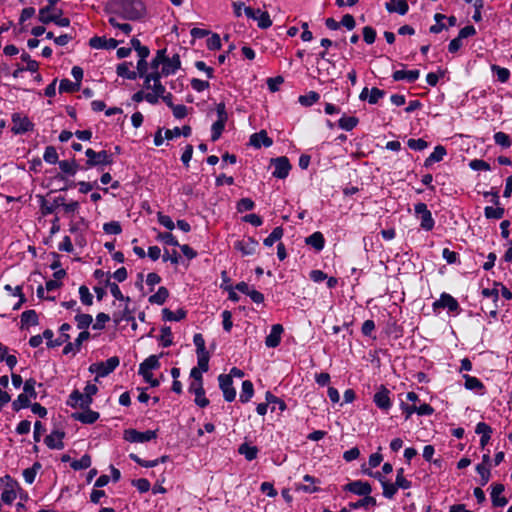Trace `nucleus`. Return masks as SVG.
<instances>
[{"label":"nucleus","instance_id":"8fccbe9b","mask_svg":"<svg viewBox=\"0 0 512 512\" xmlns=\"http://www.w3.org/2000/svg\"><path fill=\"white\" fill-rule=\"evenodd\" d=\"M160 345L164 348L170 347L173 344V335L171 327L163 326L161 328V335L158 338Z\"/></svg>","mask_w":512,"mask_h":512},{"label":"nucleus","instance_id":"c756f323","mask_svg":"<svg viewBox=\"0 0 512 512\" xmlns=\"http://www.w3.org/2000/svg\"><path fill=\"white\" fill-rule=\"evenodd\" d=\"M160 367L159 356L150 355L140 365L138 373L140 375L149 374L151 370L158 369Z\"/></svg>","mask_w":512,"mask_h":512},{"label":"nucleus","instance_id":"aec40b11","mask_svg":"<svg viewBox=\"0 0 512 512\" xmlns=\"http://www.w3.org/2000/svg\"><path fill=\"white\" fill-rule=\"evenodd\" d=\"M249 143L254 148H261L262 146L268 148L273 145V139L268 136L266 130H261L250 136Z\"/></svg>","mask_w":512,"mask_h":512},{"label":"nucleus","instance_id":"f3484780","mask_svg":"<svg viewBox=\"0 0 512 512\" xmlns=\"http://www.w3.org/2000/svg\"><path fill=\"white\" fill-rule=\"evenodd\" d=\"M91 337V334L89 331L84 330L81 331L74 342H69L64 346L62 353L64 355H68L70 353H77L80 352L82 348V344L84 341H87Z\"/></svg>","mask_w":512,"mask_h":512},{"label":"nucleus","instance_id":"20e7f679","mask_svg":"<svg viewBox=\"0 0 512 512\" xmlns=\"http://www.w3.org/2000/svg\"><path fill=\"white\" fill-rule=\"evenodd\" d=\"M482 296L488 300H494V304H482L481 310L484 314L496 319L499 309V290L497 288H484L481 292Z\"/></svg>","mask_w":512,"mask_h":512},{"label":"nucleus","instance_id":"39448f33","mask_svg":"<svg viewBox=\"0 0 512 512\" xmlns=\"http://www.w3.org/2000/svg\"><path fill=\"white\" fill-rule=\"evenodd\" d=\"M415 216L420 220V227L425 231L433 230L435 226V220L432 216L431 211L427 205L423 202H419L414 205Z\"/></svg>","mask_w":512,"mask_h":512},{"label":"nucleus","instance_id":"9b49d317","mask_svg":"<svg viewBox=\"0 0 512 512\" xmlns=\"http://www.w3.org/2000/svg\"><path fill=\"white\" fill-rule=\"evenodd\" d=\"M432 307L434 311H437L438 309H447L448 312L452 313H459L461 311L458 301L446 292H443L440 295V298L433 302Z\"/></svg>","mask_w":512,"mask_h":512},{"label":"nucleus","instance_id":"a19ab883","mask_svg":"<svg viewBox=\"0 0 512 512\" xmlns=\"http://www.w3.org/2000/svg\"><path fill=\"white\" fill-rule=\"evenodd\" d=\"M227 121H228V119L217 118V120L212 124L211 140L213 142L219 140V138L221 137V135L225 129V125H226Z\"/></svg>","mask_w":512,"mask_h":512},{"label":"nucleus","instance_id":"e2e57ef3","mask_svg":"<svg viewBox=\"0 0 512 512\" xmlns=\"http://www.w3.org/2000/svg\"><path fill=\"white\" fill-rule=\"evenodd\" d=\"M43 160L48 164H57L60 160L54 146H47L43 154Z\"/></svg>","mask_w":512,"mask_h":512},{"label":"nucleus","instance_id":"79ce46f5","mask_svg":"<svg viewBox=\"0 0 512 512\" xmlns=\"http://www.w3.org/2000/svg\"><path fill=\"white\" fill-rule=\"evenodd\" d=\"M359 123V119L355 116L343 115L337 122L338 127L345 131L353 130Z\"/></svg>","mask_w":512,"mask_h":512},{"label":"nucleus","instance_id":"680f3d73","mask_svg":"<svg viewBox=\"0 0 512 512\" xmlns=\"http://www.w3.org/2000/svg\"><path fill=\"white\" fill-rule=\"evenodd\" d=\"M493 139L495 144L501 146L502 148H509L512 145L511 137L502 131L496 132L493 136Z\"/></svg>","mask_w":512,"mask_h":512},{"label":"nucleus","instance_id":"37998d69","mask_svg":"<svg viewBox=\"0 0 512 512\" xmlns=\"http://www.w3.org/2000/svg\"><path fill=\"white\" fill-rule=\"evenodd\" d=\"M63 11L61 9L54 12L53 16L50 18H45L46 25L50 23H54L59 27H68L70 25V19L67 17H62Z\"/></svg>","mask_w":512,"mask_h":512},{"label":"nucleus","instance_id":"9d476101","mask_svg":"<svg viewBox=\"0 0 512 512\" xmlns=\"http://www.w3.org/2000/svg\"><path fill=\"white\" fill-rule=\"evenodd\" d=\"M93 403V398L82 394L78 389H74L67 401L66 404L72 408H80L81 410L90 409V406Z\"/></svg>","mask_w":512,"mask_h":512},{"label":"nucleus","instance_id":"bb28decb","mask_svg":"<svg viewBox=\"0 0 512 512\" xmlns=\"http://www.w3.org/2000/svg\"><path fill=\"white\" fill-rule=\"evenodd\" d=\"M492 428L485 422H479L476 424L475 433L481 435L480 446L482 449L489 443L492 435Z\"/></svg>","mask_w":512,"mask_h":512},{"label":"nucleus","instance_id":"7c9ffc66","mask_svg":"<svg viewBox=\"0 0 512 512\" xmlns=\"http://www.w3.org/2000/svg\"><path fill=\"white\" fill-rule=\"evenodd\" d=\"M385 8L388 12H396L400 15L407 14L409 10L408 3L405 0H390L385 3Z\"/></svg>","mask_w":512,"mask_h":512},{"label":"nucleus","instance_id":"bf43d9fd","mask_svg":"<svg viewBox=\"0 0 512 512\" xmlns=\"http://www.w3.org/2000/svg\"><path fill=\"white\" fill-rule=\"evenodd\" d=\"M30 404H31V399H29L26 395L21 393L12 402V409L15 412H19L21 409L29 408Z\"/></svg>","mask_w":512,"mask_h":512},{"label":"nucleus","instance_id":"13d9d810","mask_svg":"<svg viewBox=\"0 0 512 512\" xmlns=\"http://www.w3.org/2000/svg\"><path fill=\"white\" fill-rule=\"evenodd\" d=\"M491 70L496 75L497 80L501 83H506L510 78V70L505 67L494 64L491 66Z\"/></svg>","mask_w":512,"mask_h":512},{"label":"nucleus","instance_id":"3c124183","mask_svg":"<svg viewBox=\"0 0 512 512\" xmlns=\"http://www.w3.org/2000/svg\"><path fill=\"white\" fill-rule=\"evenodd\" d=\"M162 76H164V74H161V71H152L150 73V79L153 82V84H152L153 92H160L163 94L166 92L165 86L161 83Z\"/></svg>","mask_w":512,"mask_h":512},{"label":"nucleus","instance_id":"dca6fc26","mask_svg":"<svg viewBox=\"0 0 512 512\" xmlns=\"http://www.w3.org/2000/svg\"><path fill=\"white\" fill-rule=\"evenodd\" d=\"M259 243L254 237H248L234 243V249L241 252L243 256H250L255 254Z\"/></svg>","mask_w":512,"mask_h":512},{"label":"nucleus","instance_id":"0eeeda50","mask_svg":"<svg viewBox=\"0 0 512 512\" xmlns=\"http://www.w3.org/2000/svg\"><path fill=\"white\" fill-rule=\"evenodd\" d=\"M11 121V131L15 135H23L34 130V123L27 116H22L20 113H13Z\"/></svg>","mask_w":512,"mask_h":512},{"label":"nucleus","instance_id":"2eb2a0df","mask_svg":"<svg viewBox=\"0 0 512 512\" xmlns=\"http://www.w3.org/2000/svg\"><path fill=\"white\" fill-rule=\"evenodd\" d=\"M121 42L122 41H118L114 38L107 39L104 36L96 35L89 39V46L93 49L112 50L115 49Z\"/></svg>","mask_w":512,"mask_h":512},{"label":"nucleus","instance_id":"58836bf2","mask_svg":"<svg viewBox=\"0 0 512 512\" xmlns=\"http://www.w3.org/2000/svg\"><path fill=\"white\" fill-rule=\"evenodd\" d=\"M169 294V290L166 287L161 286L155 294L148 298V301L150 304L163 305L168 299Z\"/></svg>","mask_w":512,"mask_h":512},{"label":"nucleus","instance_id":"774afa93","mask_svg":"<svg viewBox=\"0 0 512 512\" xmlns=\"http://www.w3.org/2000/svg\"><path fill=\"white\" fill-rule=\"evenodd\" d=\"M475 469L480 475V485L485 486L491 478V468L484 465H476Z\"/></svg>","mask_w":512,"mask_h":512},{"label":"nucleus","instance_id":"4d7b16f0","mask_svg":"<svg viewBox=\"0 0 512 512\" xmlns=\"http://www.w3.org/2000/svg\"><path fill=\"white\" fill-rule=\"evenodd\" d=\"M105 286H106V287H109L110 292H111L112 296H113L115 299H117V300H119V301H126V302H130V298H129V297H125V296L122 294V292H121V290H120L119 286H118L116 283L111 282L109 278H107V279L105 280Z\"/></svg>","mask_w":512,"mask_h":512},{"label":"nucleus","instance_id":"69168bd1","mask_svg":"<svg viewBox=\"0 0 512 512\" xmlns=\"http://www.w3.org/2000/svg\"><path fill=\"white\" fill-rule=\"evenodd\" d=\"M255 208V202L251 198H241L236 204V210L238 213L251 211Z\"/></svg>","mask_w":512,"mask_h":512},{"label":"nucleus","instance_id":"a878e982","mask_svg":"<svg viewBox=\"0 0 512 512\" xmlns=\"http://www.w3.org/2000/svg\"><path fill=\"white\" fill-rule=\"evenodd\" d=\"M325 237L322 232L316 231L305 238V244L312 247L316 252H320L325 247Z\"/></svg>","mask_w":512,"mask_h":512},{"label":"nucleus","instance_id":"c03bdc74","mask_svg":"<svg viewBox=\"0 0 512 512\" xmlns=\"http://www.w3.org/2000/svg\"><path fill=\"white\" fill-rule=\"evenodd\" d=\"M37 385V382L34 378L26 379L23 384V394L26 395L29 399H36L37 398V392L35 390V387ZM39 387H42L43 384L39 383Z\"/></svg>","mask_w":512,"mask_h":512},{"label":"nucleus","instance_id":"6e6552de","mask_svg":"<svg viewBox=\"0 0 512 512\" xmlns=\"http://www.w3.org/2000/svg\"><path fill=\"white\" fill-rule=\"evenodd\" d=\"M0 483H6V488L1 494V500L5 504H12L17 497L15 489L19 487V483L8 474L0 477Z\"/></svg>","mask_w":512,"mask_h":512},{"label":"nucleus","instance_id":"f257e3e1","mask_svg":"<svg viewBox=\"0 0 512 512\" xmlns=\"http://www.w3.org/2000/svg\"><path fill=\"white\" fill-rule=\"evenodd\" d=\"M85 155L87 160L82 170L96 167L99 171H103L104 167L114 163L113 153L106 150L95 151L92 148H87Z\"/></svg>","mask_w":512,"mask_h":512},{"label":"nucleus","instance_id":"a211bd4d","mask_svg":"<svg viewBox=\"0 0 512 512\" xmlns=\"http://www.w3.org/2000/svg\"><path fill=\"white\" fill-rule=\"evenodd\" d=\"M65 435L66 433L63 430H53L49 435H47L44 438V443L50 449H63V439L65 438Z\"/></svg>","mask_w":512,"mask_h":512},{"label":"nucleus","instance_id":"09e8293b","mask_svg":"<svg viewBox=\"0 0 512 512\" xmlns=\"http://www.w3.org/2000/svg\"><path fill=\"white\" fill-rule=\"evenodd\" d=\"M78 314L75 316V321L77 323V328L81 330H86L93 322V318L90 314L80 313V308H77Z\"/></svg>","mask_w":512,"mask_h":512},{"label":"nucleus","instance_id":"423d86ee","mask_svg":"<svg viewBox=\"0 0 512 512\" xmlns=\"http://www.w3.org/2000/svg\"><path fill=\"white\" fill-rule=\"evenodd\" d=\"M158 430H147L140 432L136 429L129 428L124 430L123 439L130 443H145L157 438Z\"/></svg>","mask_w":512,"mask_h":512},{"label":"nucleus","instance_id":"c85d7f7f","mask_svg":"<svg viewBox=\"0 0 512 512\" xmlns=\"http://www.w3.org/2000/svg\"><path fill=\"white\" fill-rule=\"evenodd\" d=\"M420 76V71L418 69L414 70H396L392 74V78L394 81L406 80L409 83L415 82Z\"/></svg>","mask_w":512,"mask_h":512},{"label":"nucleus","instance_id":"0e129e2a","mask_svg":"<svg viewBox=\"0 0 512 512\" xmlns=\"http://www.w3.org/2000/svg\"><path fill=\"white\" fill-rule=\"evenodd\" d=\"M468 166L473 171H489L491 166L483 159H472L469 161Z\"/></svg>","mask_w":512,"mask_h":512},{"label":"nucleus","instance_id":"f8f14e48","mask_svg":"<svg viewBox=\"0 0 512 512\" xmlns=\"http://www.w3.org/2000/svg\"><path fill=\"white\" fill-rule=\"evenodd\" d=\"M271 165L274 166L272 175L277 179H286L292 169V165L286 156L272 158Z\"/></svg>","mask_w":512,"mask_h":512},{"label":"nucleus","instance_id":"864d4df0","mask_svg":"<svg viewBox=\"0 0 512 512\" xmlns=\"http://www.w3.org/2000/svg\"><path fill=\"white\" fill-rule=\"evenodd\" d=\"M92 460L89 454H84L79 460H73L70 466L73 470L79 471L87 469L91 466Z\"/></svg>","mask_w":512,"mask_h":512},{"label":"nucleus","instance_id":"6ab92c4d","mask_svg":"<svg viewBox=\"0 0 512 512\" xmlns=\"http://www.w3.org/2000/svg\"><path fill=\"white\" fill-rule=\"evenodd\" d=\"M284 328L281 324H274L271 327L270 333L265 338V345L268 348H276L281 343V335Z\"/></svg>","mask_w":512,"mask_h":512},{"label":"nucleus","instance_id":"a18cd8bd","mask_svg":"<svg viewBox=\"0 0 512 512\" xmlns=\"http://www.w3.org/2000/svg\"><path fill=\"white\" fill-rule=\"evenodd\" d=\"M59 165L60 170L63 174L59 173L55 176V179L61 180V181H67V178L64 174L68 176H74L75 175V169L72 168V166L69 164L68 160H61L57 163Z\"/></svg>","mask_w":512,"mask_h":512},{"label":"nucleus","instance_id":"49530a36","mask_svg":"<svg viewBox=\"0 0 512 512\" xmlns=\"http://www.w3.org/2000/svg\"><path fill=\"white\" fill-rule=\"evenodd\" d=\"M42 465L40 462H34L30 468L23 470V478L27 484H32L35 481L37 472L41 469Z\"/></svg>","mask_w":512,"mask_h":512},{"label":"nucleus","instance_id":"1a4fd4ad","mask_svg":"<svg viewBox=\"0 0 512 512\" xmlns=\"http://www.w3.org/2000/svg\"><path fill=\"white\" fill-rule=\"evenodd\" d=\"M390 395L391 391L385 385L381 384L373 396V402L376 407L384 412H388L392 407Z\"/></svg>","mask_w":512,"mask_h":512},{"label":"nucleus","instance_id":"e433bc0d","mask_svg":"<svg viewBox=\"0 0 512 512\" xmlns=\"http://www.w3.org/2000/svg\"><path fill=\"white\" fill-rule=\"evenodd\" d=\"M254 395V385L250 380H244L242 382L241 392L239 401L241 403H248Z\"/></svg>","mask_w":512,"mask_h":512},{"label":"nucleus","instance_id":"72a5a7b5","mask_svg":"<svg viewBox=\"0 0 512 512\" xmlns=\"http://www.w3.org/2000/svg\"><path fill=\"white\" fill-rule=\"evenodd\" d=\"M187 316V311L184 308H179L175 312L168 308L162 310V318L164 321H181Z\"/></svg>","mask_w":512,"mask_h":512},{"label":"nucleus","instance_id":"338daca9","mask_svg":"<svg viewBox=\"0 0 512 512\" xmlns=\"http://www.w3.org/2000/svg\"><path fill=\"white\" fill-rule=\"evenodd\" d=\"M156 239L163 242L165 245L180 246L178 240L171 232H160Z\"/></svg>","mask_w":512,"mask_h":512},{"label":"nucleus","instance_id":"f03ea898","mask_svg":"<svg viewBox=\"0 0 512 512\" xmlns=\"http://www.w3.org/2000/svg\"><path fill=\"white\" fill-rule=\"evenodd\" d=\"M121 9L122 18L130 21L142 19L146 13V5L142 0H116Z\"/></svg>","mask_w":512,"mask_h":512},{"label":"nucleus","instance_id":"052dcab7","mask_svg":"<svg viewBox=\"0 0 512 512\" xmlns=\"http://www.w3.org/2000/svg\"><path fill=\"white\" fill-rule=\"evenodd\" d=\"M166 51V48L157 50L155 57L150 62V67L153 71H158L159 66L161 64L162 66L164 65L166 60Z\"/></svg>","mask_w":512,"mask_h":512},{"label":"nucleus","instance_id":"4be33fe9","mask_svg":"<svg viewBox=\"0 0 512 512\" xmlns=\"http://www.w3.org/2000/svg\"><path fill=\"white\" fill-rule=\"evenodd\" d=\"M189 393L195 395V404L201 408L209 405L210 401L205 397V389L203 384H190L188 387Z\"/></svg>","mask_w":512,"mask_h":512},{"label":"nucleus","instance_id":"5701e85b","mask_svg":"<svg viewBox=\"0 0 512 512\" xmlns=\"http://www.w3.org/2000/svg\"><path fill=\"white\" fill-rule=\"evenodd\" d=\"M463 378L465 380L464 387L467 390L474 391L479 395H484L486 393V387L483 382L475 376H471L469 374H464Z\"/></svg>","mask_w":512,"mask_h":512},{"label":"nucleus","instance_id":"6e6d98bb","mask_svg":"<svg viewBox=\"0 0 512 512\" xmlns=\"http://www.w3.org/2000/svg\"><path fill=\"white\" fill-rule=\"evenodd\" d=\"M320 99V94L316 91H310L305 95H300L298 101L301 105L305 107L312 106L314 103L318 102Z\"/></svg>","mask_w":512,"mask_h":512},{"label":"nucleus","instance_id":"ddd939ff","mask_svg":"<svg viewBox=\"0 0 512 512\" xmlns=\"http://www.w3.org/2000/svg\"><path fill=\"white\" fill-rule=\"evenodd\" d=\"M219 388L223 393L224 400L232 402L236 398V390L233 387V379L231 376L226 374H220L218 376Z\"/></svg>","mask_w":512,"mask_h":512},{"label":"nucleus","instance_id":"2f4dec72","mask_svg":"<svg viewBox=\"0 0 512 512\" xmlns=\"http://www.w3.org/2000/svg\"><path fill=\"white\" fill-rule=\"evenodd\" d=\"M39 324V317L35 310H26L21 314L20 329L28 328L29 326H36Z\"/></svg>","mask_w":512,"mask_h":512},{"label":"nucleus","instance_id":"ea45409f","mask_svg":"<svg viewBox=\"0 0 512 512\" xmlns=\"http://www.w3.org/2000/svg\"><path fill=\"white\" fill-rule=\"evenodd\" d=\"M362 497L363 498L359 499L356 502H350L348 504L349 508L356 510V509H360V508H366L368 506H376L377 505L376 498L371 496L370 494L364 495Z\"/></svg>","mask_w":512,"mask_h":512},{"label":"nucleus","instance_id":"393cba45","mask_svg":"<svg viewBox=\"0 0 512 512\" xmlns=\"http://www.w3.org/2000/svg\"><path fill=\"white\" fill-rule=\"evenodd\" d=\"M71 417L83 424H94L100 418V414L97 411L85 409L82 412L72 413Z\"/></svg>","mask_w":512,"mask_h":512},{"label":"nucleus","instance_id":"5fc2aeb1","mask_svg":"<svg viewBox=\"0 0 512 512\" xmlns=\"http://www.w3.org/2000/svg\"><path fill=\"white\" fill-rule=\"evenodd\" d=\"M505 214V208L500 205L495 208L492 206H486L484 208V215L487 219H501Z\"/></svg>","mask_w":512,"mask_h":512},{"label":"nucleus","instance_id":"cd10ccee","mask_svg":"<svg viewBox=\"0 0 512 512\" xmlns=\"http://www.w3.org/2000/svg\"><path fill=\"white\" fill-rule=\"evenodd\" d=\"M63 201H65V198L63 196L56 197L52 203H49L45 200L44 197H41L40 201V210L43 215H50L55 212V210L62 206Z\"/></svg>","mask_w":512,"mask_h":512},{"label":"nucleus","instance_id":"c9c22d12","mask_svg":"<svg viewBox=\"0 0 512 512\" xmlns=\"http://www.w3.org/2000/svg\"><path fill=\"white\" fill-rule=\"evenodd\" d=\"M59 1L60 0H47V5L39 9L38 20L42 24L46 25V21L44 19L53 16L54 13L52 12L55 10V6Z\"/></svg>","mask_w":512,"mask_h":512},{"label":"nucleus","instance_id":"f704fd0d","mask_svg":"<svg viewBox=\"0 0 512 512\" xmlns=\"http://www.w3.org/2000/svg\"><path fill=\"white\" fill-rule=\"evenodd\" d=\"M259 449L257 446H252L247 442H244L239 445L238 453L243 455L247 461H252L257 458Z\"/></svg>","mask_w":512,"mask_h":512},{"label":"nucleus","instance_id":"7ed1b4c3","mask_svg":"<svg viewBox=\"0 0 512 512\" xmlns=\"http://www.w3.org/2000/svg\"><path fill=\"white\" fill-rule=\"evenodd\" d=\"M120 364V359L118 356H112L108 358L106 361H101L97 363H93L89 366V372L96 373L95 380L97 381L99 377H106L110 373H112Z\"/></svg>","mask_w":512,"mask_h":512},{"label":"nucleus","instance_id":"473e14b6","mask_svg":"<svg viewBox=\"0 0 512 512\" xmlns=\"http://www.w3.org/2000/svg\"><path fill=\"white\" fill-rule=\"evenodd\" d=\"M133 65L132 62L124 61L117 65L116 73L119 77L126 78L128 80H135L137 78L136 71L130 70Z\"/></svg>","mask_w":512,"mask_h":512},{"label":"nucleus","instance_id":"b1692460","mask_svg":"<svg viewBox=\"0 0 512 512\" xmlns=\"http://www.w3.org/2000/svg\"><path fill=\"white\" fill-rule=\"evenodd\" d=\"M181 68V60L179 54H174L171 58L166 56V60L161 69V74L165 77L174 75Z\"/></svg>","mask_w":512,"mask_h":512},{"label":"nucleus","instance_id":"603ef678","mask_svg":"<svg viewBox=\"0 0 512 512\" xmlns=\"http://www.w3.org/2000/svg\"><path fill=\"white\" fill-rule=\"evenodd\" d=\"M81 86L79 83L72 82L71 80L64 78L60 81L59 92L60 93H74L79 91Z\"/></svg>","mask_w":512,"mask_h":512},{"label":"nucleus","instance_id":"de8ad7c7","mask_svg":"<svg viewBox=\"0 0 512 512\" xmlns=\"http://www.w3.org/2000/svg\"><path fill=\"white\" fill-rule=\"evenodd\" d=\"M284 235V229L282 226L275 227L272 232L264 239L263 244L267 247H271L275 242L279 241Z\"/></svg>","mask_w":512,"mask_h":512},{"label":"nucleus","instance_id":"4c0bfd02","mask_svg":"<svg viewBox=\"0 0 512 512\" xmlns=\"http://www.w3.org/2000/svg\"><path fill=\"white\" fill-rule=\"evenodd\" d=\"M265 400L267 401V403H270L272 405L271 407V411H275L276 408L283 412L287 409V405L285 403L284 400H282L281 398L275 396L272 392L270 391H267L265 393Z\"/></svg>","mask_w":512,"mask_h":512},{"label":"nucleus","instance_id":"4468645a","mask_svg":"<svg viewBox=\"0 0 512 512\" xmlns=\"http://www.w3.org/2000/svg\"><path fill=\"white\" fill-rule=\"evenodd\" d=\"M343 491L353 493L358 496L369 495L372 492V486L368 481L354 480L342 487Z\"/></svg>","mask_w":512,"mask_h":512},{"label":"nucleus","instance_id":"412c9836","mask_svg":"<svg viewBox=\"0 0 512 512\" xmlns=\"http://www.w3.org/2000/svg\"><path fill=\"white\" fill-rule=\"evenodd\" d=\"M505 486L501 483H493L491 485V502L494 507H504L508 504L506 497H500V494L504 492Z\"/></svg>","mask_w":512,"mask_h":512}]
</instances>
